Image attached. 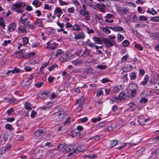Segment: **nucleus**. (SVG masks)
<instances>
[{
  "label": "nucleus",
  "instance_id": "55",
  "mask_svg": "<svg viewBox=\"0 0 159 159\" xmlns=\"http://www.w3.org/2000/svg\"><path fill=\"white\" fill-rule=\"evenodd\" d=\"M11 42L10 40H5L3 43V45L4 46H6L7 44H10Z\"/></svg>",
  "mask_w": 159,
  "mask_h": 159
},
{
  "label": "nucleus",
  "instance_id": "17",
  "mask_svg": "<svg viewBox=\"0 0 159 159\" xmlns=\"http://www.w3.org/2000/svg\"><path fill=\"white\" fill-rule=\"evenodd\" d=\"M71 135L72 137H76V138H79L80 135V133L79 132H75V131H72L71 132Z\"/></svg>",
  "mask_w": 159,
  "mask_h": 159
},
{
  "label": "nucleus",
  "instance_id": "64",
  "mask_svg": "<svg viewBox=\"0 0 159 159\" xmlns=\"http://www.w3.org/2000/svg\"><path fill=\"white\" fill-rule=\"evenodd\" d=\"M32 10V7L29 5H27L26 7V10L28 11H30Z\"/></svg>",
  "mask_w": 159,
  "mask_h": 159
},
{
  "label": "nucleus",
  "instance_id": "8",
  "mask_svg": "<svg viewBox=\"0 0 159 159\" xmlns=\"http://www.w3.org/2000/svg\"><path fill=\"white\" fill-rule=\"evenodd\" d=\"M73 149V146L72 145H70L65 148L63 150V152L64 153H66L71 152Z\"/></svg>",
  "mask_w": 159,
  "mask_h": 159
},
{
  "label": "nucleus",
  "instance_id": "49",
  "mask_svg": "<svg viewBox=\"0 0 159 159\" xmlns=\"http://www.w3.org/2000/svg\"><path fill=\"white\" fill-rule=\"evenodd\" d=\"M95 18L96 20H102V15L100 14L96 15Z\"/></svg>",
  "mask_w": 159,
  "mask_h": 159
},
{
  "label": "nucleus",
  "instance_id": "3",
  "mask_svg": "<svg viewBox=\"0 0 159 159\" xmlns=\"http://www.w3.org/2000/svg\"><path fill=\"white\" fill-rule=\"evenodd\" d=\"M48 94L49 93L47 92H40L38 93L37 95L38 98L40 99L46 98L48 96Z\"/></svg>",
  "mask_w": 159,
  "mask_h": 159
},
{
  "label": "nucleus",
  "instance_id": "28",
  "mask_svg": "<svg viewBox=\"0 0 159 159\" xmlns=\"http://www.w3.org/2000/svg\"><path fill=\"white\" fill-rule=\"evenodd\" d=\"M72 29L73 30L76 31H79L81 30L80 26L77 24L75 25L72 26Z\"/></svg>",
  "mask_w": 159,
  "mask_h": 159
},
{
  "label": "nucleus",
  "instance_id": "58",
  "mask_svg": "<svg viewBox=\"0 0 159 159\" xmlns=\"http://www.w3.org/2000/svg\"><path fill=\"white\" fill-rule=\"evenodd\" d=\"M57 66V65L56 64H54L53 65L50 66L49 68V70L50 71H52L53 69L56 68Z\"/></svg>",
  "mask_w": 159,
  "mask_h": 159
},
{
  "label": "nucleus",
  "instance_id": "4",
  "mask_svg": "<svg viewBox=\"0 0 159 159\" xmlns=\"http://www.w3.org/2000/svg\"><path fill=\"white\" fill-rule=\"evenodd\" d=\"M95 7L98 9L100 11L102 12H104L106 7L105 5L103 3H100L96 4Z\"/></svg>",
  "mask_w": 159,
  "mask_h": 159
},
{
  "label": "nucleus",
  "instance_id": "42",
  "mask_svg": "<svg viewBox=\"0 0 159 159\" xmlns=\"http://www.w3.org/2000/svg\"><path fill=\"white\" fill-rule=\"evenodd\" d=\"M135 47L140 51H142L143 50V47L139 44H135Z\"/></svg>",
  "mask_w": 159,
  "mask_h": 159
},
{
  "label": "nucleus",
  "instance_id": "14",
  "mask_svg": "<svg viewBox=\"0 0 159 159\" xmlns=\"http://www.w3.org/2000/svg\"><path fill=\"white\" fill-rule=\"evenodd\" d=\"M127 94L124 91H122V92L120 93L119 97L120 98L121 100L122 99H125L127 96Z\"/></svg>",
  "mask_w": 159,
  "mask_h": 159
},
{
  "label": "nucleus",
  "instance_id": "25",
  "mask_svg": "<svg viewBox=\"0 0 159 159\" xmlns=\"http://www.w3.org/2000/svg\"><path fill=\"white\" fill-rule=\"evenodd\" d=\"M29 14L28 13L24 14L21 17L19 20H27Z\"/></svg>",
  "mask_w": 159,
  "mask_h": 159
},
{
  "label": "nucleus",
  "instance_id": "56",
  "mask_svg": "<svg viewBox=\"0 0 159 159\" xmlns=\"http://www.w3.org/2000/svg\"><path fill=\"white\" fill-rule=\"evenodd\" d=\"M128 58V56L127 55H125L122 58L121 61V62H123L126 61L127 60V59Z\"/></svg>",
  "mask_w": 159,
  "mask_h": 159
},
{
  "label": "nucleus",
  "instance_id": "41",
  "mask_svg": "<svg viewBox=\"0 0 159 159\" xmlns=\"http://www.w3.org/2000/svg\"><path fill=\"white\" fill-rule=\"evenodd\" d=\"M12 70V73L13 74L15 73H18L20 72V70L17 67H15Z\"/></svg>",
  "mask_w": 159,
  "mask_h": 159
},
{
  "label": "nucleus",
  "instance_id": "63",
  "mask_svg": "<svg viewBox=\"0 0 159 159\" xmlns=\"http://www.w3.org/2000/svg\"><path fill=\"white\" fill-rule=\"evenodd\" d=\"M109 81V80L107 78H105L103 79L101 81V82L103 83H105L108 82Z\"/></svg>",
  "mask_w": 159,
  "mask_h": 159
},
{
  "label": "nucleus",
  "instance_id": "33",
  "mask_svg": "<svg viewBox=\"0 0 159 159\" xmlns=\"http://www.w3.org/2000/svg\"><path fill=\"white\" fill-rule=\"evenodd\" d=\"M122 71L123 72H127L131 70V69H129V68L128 66L123 67L122 68Z\"/></svg>",
  "mask_w": 159,
  "mask_h": 159
},
{
  "label": "nucleus",
  "instance_id": "39",
  "mask_svg": "<svg viewBox=\"0 0 159 159\" xmlns=\"http://www.w3.org/2000/svg\"><path fill=\"white\" fill-rule=\"evenodd\" d=\"M5 128L6 129H9L10 130H12L14 129L11 125L9 124H7L5 125Z\"/></svg>",
  "mask_w": 159,
  "mask_h": 159
},
{
  "label": "nucleus",
  "instance_id": "44",
  "mask_svg": "<svg viewBox=\"0 0 159 159\" xmlns=\"http://www.w3.org/2000/svg\"><path fill=\"white\" fill-rule=\"evenodd\" d=\"M11 148V145L10 144H8L4 149V151L5 152L9 151Z\"/></svg>",
  "mask_w": 159,
  "mask_h": 159
},
{
  "label": "nucleus",
  "instance_id": "20",
  "mask_svg": "<svg viewBox=\"0 0 159 159\" xmlns=\"http://www.w3.org/2000/svg\"><path fill=\"white\" fill-rule=\"evenodd\" d=\"M129 75L130 77V79L131 80H134L136 78L137 75L135 72L130 73Z\"/></svg>",
  "mask_w": 159,
  "mask_h": 159
},
{
  "label": "nucleus",
  "instance_id": "34",
  "mask_svg": "<svg viewBox=\"0 0 159 159\" xmlns=\"http://www.w3.org/2000/svg\"><path fill=\"white\" fill-rule=\"evenodd\" d=\"M83 106L77 105V107L75 110V112H79L83 109Z\"/></svg>",
  "mask_w": 159,
  "mask_h": 159
},
{
  "label": "nucleus",
  "instance_id": "52",
  "mask_svg": "<svg viewBox=\"0 0 159 159\" xmlns=\"http://www.w3.org/2000/svg\"><path fill=\"white\" fill-rule=\"evenodd\" d=\"M44 8L45 9H48L50 10H51L52 7L51 6H49L48 4H45Z\"/></svg>",
  "mask_w": 159,
  "mask_h": 159
},
{
  "label": "nucleus",
  "instance_id": "32",
  "mask_svg": "<svg viewBox=\"0 0 159 159\" xmlns=\"http://www.w3.org/2000/svg\"><path fill=\"white\" fill-rule=\"evenodd\" d=\"M25 107L27 110H30L32 109V108L30 106V104L28 102H26L25 104Z\"/></svg>",
  "mask_w": 159,
  "mask_h": 159
},
{
  "label": "nucleus",
  "instance_id": "9",
  "mask_svg": "<svg viewBox=\"0 0 159 159\" xmlns=\"http://www.w3.org/2000/svg\"><path fill=\"white\" fill-rule=\"evenodd\" d=\"M18 31L19 33L25 34L27 33V29L24 26H20L18 28Z\"/></svg>",
  "mask_w": 159,
  "mask_h": 159
},
{
  "label": "nucleus",
  "instance_id": "48",
  "mask_svg": "<svg viewBox=\"0 0 159 159\" xmlns=\"http://www.w3.org/2000/svg\"><path fill=\"white\" fill-rule=\"evenodd\" d=\"M43 84V82H40L35 84L34 85L38 88H40Z\"/></svg>",
  "mask_w": 159,
  "mask_h": 159
},
{
  "label": "nucleus",
  "instance_id": "12",
  "mask_svg": "<svg viewBox=\"0 0 159 159\" xmlns=\"http://www.w3.org/2000/svg\"><path fill=\"white\" fill-rule=\"evenodd\" d=\"M76 103L77 105L83 106L84 102L83 98L81 97L78 99L76 102Z\"/></svg>",
  "mask_w": 159,
  "mask_h": 159
},
{
  "label": "nucleus",
  "instance_id": "51",
  "mask_svg": "<svg viewBox=\"0 0 159 159\" xmlns=\"http://www.w3.org/2000/svg\"><path fill=\"white\" fill-rule=\"evenodd\" d=\"M23 43L24 44H27L29 41V39L26 37H25L23 38Z\"/></svg>",
  "mask_w": 159,
  "mask_h": 159
},
{
  "label": "nucleus",
  "instance_id": "26",
  "mask_svg": "<svg viewBox=\"0 0 159 159\" xmlns=\"http://www.w3.org/2000/svg\"><path fill=\"white\" fill-rule=\"evenodd\" d=\"M93 39L98 44H102V41L101 40L100 38L99 37H93Z\"/></svg>",
  "mask_w": 159,
  "mask_h": 159
},
{
  "label": "nucleus",
  "instance_id": "5",
  "mask_svg": "<svg viewBox=\"0 0 159 159\" xmlns=\"http://www.w3.org/2000/svg\"><path fill=\"white\" fill-rule=\"evenodd\" d=\"M62 13L63 12L60 7H56L55 8L54 11L55 15H56L58 18H60Z\"/></svg>",
  "mask_w": 159,
  "mask_h": 159
},
{
  "label": "nucleus",
  "instance_id": "24",
  "mask_svg": "<svg viewBox=\"0 0 159 159\" xmlns=\"http://www.w3.org/2000/svg\"><path fill=\"white\" fill-rule=\"evenodd\" d=\"M32 4L34 5L35 7H39L40 6L41 3L39 2L38 1L35 0L33 1Z\"/></svg>",
  "mask_w": 159,
  "mask_h": 159
},
{
  "label": "nucleus",
  "instance_id": "18",
  "mask_svg": "<svg viewBox=\"0 0 159 159\" xmlns=\"http://www.w3.org/2000/svg\"><path fill=\"white\" fill-rule=\"evenodd\" d=\"M16 24L13 23L10 24L8 26V30L10 32H12L15 30L16 27Z\"/></svg>",
  "mask_w": 159,
  "mask_h": 159
},
{
  "label": "nucleus",
  "instance_id": "1",
  "mask_svg": "<svg viewBox=\"0 0 159 159\" xmlns=\"http://www.w3.org/2000/svg\"><path fill=\"white\" fill-rule=\"evenodd\" d=\"M26 6L25 3L23 2H17L13 4L11 10L13 11H16L17 13L23 12V10L21 8Z\"/></svg>",
  "mask_w": 159,
  "mask_h": 159
},
{
  "label": "nucleus",
  "instance_id": "46",
  "mask_svg": "<svg viewBox=\"0 0 159 159\" xmlns=\"http://www.w3.org/2000/svg\"><path fill=\"white\" fill-rule=\"evenodd\" d=\"M113 15L110 14H107L106 16V18L109 19H113Z\"/></svg>",
  "mask_w": 159,
  "mask_h": 159
},
{
  "label": "nucleus",
  "instance_id": "27",
  "mask_svg": "<svg viewBox=\"0 0 159 159\" xmlns=\"http://www.w3.org/2000/svg\"><path fill=\"white\" fill-rule=\"evenodd\" d=\"M108 26H106V27H103L102 29V31L106 33V34H109L110 33L111 31L108 28Z\"/></svg>",
  "mask_w": 159,
  "mask_h": 159
},
{
  "label": "nucleus",
  "instance_id": "61",
  "mask_svg": "<svg viewBox=\"0 0 159 159\" xmlns=\"http://www.w3.org/2000/svg\"><path fill=\"white\" fill-rule=\"evenodd\" d=\"M73 4L75 6H78L80 4L79 2L77 0H72Z\"/></svg>",
  "mask_w": 159,
  "mask_h": 159
},
{
  "label": "nucleus",
  "instance_id": "45",
  "mask_svg": "<svg viewBox=\"0 0 159 159\" xmlns=\"http://www.w3.org/2000/svg\"><path fill=\"white\" fill-rule=\"evenodd\" d=\"M65 146V144L64 143L60 144L58 145L57 147L58 150H60L62 149Z\"/></svg>",
  "mask_w": 159,
  "mask_h": 159
},
{
  "label": "nucleus",
  "instance_id": "7",
  "mask_svg": "<svg viewBox=\"0 0 159 159\" xmlns=\"http://www.w3.org/2000/svg\"><path fill=\"white\" fill-rule=\"evenodd\" d=\"M121 100L119 96H113L110 100V102L111 104H113L114 102H120Z\"/></svg>",
  "mask_w": 159,
  "mask_h": 159
},
{
  "label": "nucleus",
  "instance_id": "19",
  "mask_svg": "<svg viewBox=\"0 0 159 159\" xmlns=\"http://www.w3.org/2000/svg\"><path fill=\"white\" fill-rule=\"evenodd\" d=\"M123 86L120 85L118 86L115 87L113 90V91L114 92L117 93L120 90H121L123 89Z\"/></svg>",
  "mask_w": 159,
  "mask_h": 159
},
{
  "label": "nucleus",
  "instance_id": "13",
  "mask_svg": "<svg viewBox=\"0 0 159 159\" xmlns=\"http://www.w3.org/2000/svg\"><path fill=\"white\" fill-rule=\"evenodd\" d=\"M129 87L130 90H134L137 91L138 89V87L137 85L135 83L129 84Z\"/></svg>",
  "mask_w": 159,
  "mask_h": 159
},
{
  "label": "nucleus",
  "instance_id": "10",
  "mask_svg": "<svg viewBox=\"0 0 159 159\" xmlns=\"http://www.w3.org/2000/svg\"><path fill=\"white\" fill-rule=\"evenodd\" d=\"M26 20H20L23 23L24 25L28 28H30L31 29H33L34 26L33 25L30 23L29 21H28L26 22Z\"/></svg>",
  "mask_w": 159,
  "mask_h": 159
},
{
  "label": "nucleus",
  "instance_id": "50",
  "mask_svg": "<svg viewBox=\"0 0 159 159\" xmlns=\"http://www.w3.org/2000/svg\"><path fill=\"white\" fill-rule=\"evenodd\" d=\"M117 38L118 39L120 40V41H122L124 39V37L120 34H117Z\"/></svg>",
  "mask_w": 159,
  "mask_h": 159
},
{
  "label": "nucleus",
  "instance_id": "47",
  "mask_svg": "<svg viewBox=\"0 0 159 159\" xmlns=\"http://www.w3.org/2000/svg\"><path fill=\"white\" fill-rule=\"evenodd\" d=\"M129 44V41L127 40L124 41L122 43L123 45L125 47H126L128 46Z\"/></svg>",
  "mask_w": 159,
  "mask_h": 159
},
{
  "label": "nucleus",
  "instance_id": "15",
  "mask_svg": "<svg viewBox=\"0 0 159 159\" xmlns=\"http://www.w3.org/2000/svg\"><path fill=\"white\" fill-rule=\"evenodd\" d=\"M80 14L84 16H85L86 17H88L89 16V12L86 10L83 9H81L80 11Z\"/></svg>",
  "mask_w": 159,
  "mask_h": 159
},
{
  "label": "nucleus",
  "instance_id": "16",
  "mask_svg": "<svg viewBox=\"0 0 159 159\" xmlns=\"http://www.w3.org/2000/svg\"><path fill=\"white\" fill-rule=\"evenodd\" d=\"M84 38L85 35L83 33H81L75 36L74 38L75 39L77 40L79 39H83Z\"/></svg>",
  "mask_w": 159,
  "mask_h": 159
},
{
  "label": "nucleus",
  "instance_id": "53",
  "mask_svg": "<svg viewBox=\"0 0 159 159\" xmlns=\"http://www.w3.org/2000/svg\"><path fill=\"white\" fill-rule=\"evenodd\" d=\"M37 114V112L34 110H33L31 111V117L32 118H34Z\"/></svg>",
  "mask_w": 159,
  "mask_h": 159
},
{
  "label": "nucleus",
  "instance_id": "11",
  "mask_svg": "<svg viewBox=\"0 0 159 159\" xmlns=\"http://www.w3.org/2000/svg\"><path fill=\"white\" fill-rule=\"evenodd\" d=\"M149 77L147 75H146L144 78L143 80L141 82V85H142L143 86L146 85L148 83V82L149 80Z\"/></svg>",
  "mask_w": 159,
  "mask_h": 159
},
{
  "label": "nucleus",
  "instance_id": "59",
  "mask_svg": "<svg viewBox=\"0 0 159 159\" xmlns=\"http://www.w3.org/2000/svg\"><path fill=\"white\" fill-rule=\"evenodd\" d=\"M121 11L124 14H125L129 11L126 8H122Z\"/></svg>",
  "mask_w": 159,
  "mask_h": 159
},
{
  "label": "nucleus",
  "instance_id": "29",
  "mask_svg": "<svg viewBox=\"0 0 159 159\" xmlns=\"http://www.w3.org/2000/svg\"><path fill=\"white\" fill-rule=\"evenodd\" d=\"M118 143V141L116 140L111 141L110 142V148H112L115 146Z\"/></svg>",
  "mask_w": 159,
  "mask_h": 159
},
{
  "label": "nucleus",
  "instance_id": "36",
  "mask_svg": "<svg viewBox=\"0 0 159 159\" xmlns=\"http://www.w3.org/2000/svg\"><path fill=\"white\" fill-rule=\"evenodd\" d=\"M83 151V149L81 148L80 146H78L73 151L74 153L80 152Z\"/></svg>",
  "mask_w": 159,
  "mask_h": 159
},
{
  "label": "nucleus",
  "instance_id": "43",
  "mask_svg": "<svg viewBox=\"0 0 159 159\" xmlns=\"http://www.w3.org/2000/svg\"><path fill=\"white\" fill-rule=\"evenodd\" d=\"M101 118L100 117L94 118L92 119V121L93 122L96 123L97 121H99L101 120Z\"/></svg>",
  "mask_w": 159,
  "mask_h": 159
},
{
  "label": "nucleus",
  "instance_id": "30",
  "mask_svg": "<svg viewBox=\"0 0 159 159\" xmlns=\"http://www.w3.org/2000/svg\"><path fill=\"white\" fill-rule=\"evenodd\" d=\"M72 63L75 66H79L82 63V62L80 60H76L73 61Z\"/></svg>",
  "mask_w": 159,
  "mask_h": 159
},
{
  "label": "nucleus",
  "instance_id": "31",
  "mask_svg": "<svg viewBox=\"0 0 159 159\" xmlns=\"http://www.w3.org/2000/svg\"><path fill=\"white\" fill-rule=\"evenodd\" d=\"M64 52L61 49H58L56 52V57L63 54Z\"/></svg>",
  "mask_w": 159,
  "mask_h": 159
},
{
  "label": "nucleus",
  "instance_id": "21",
  "mask_svg": "<svg viewBox=\"0 0 159 159\" xmlns=\"http://www.w3.org/2000/svg\"><path fill=\"white\" fill-rule=\"evenodd\" d=\"M109 28L112 29L113 30H114L116 31H122L123 30V28L122 27L120 26H118L117 27H113Z\"/></svg>",
  "mask_w": 159,
  "mask_h": 159
},
{
  "label": "nucleus",
  "instance_id": "2",
  "mask_svg": "<svg viewBox=\"0 0 159 159\" xmlns=\"http://www.w3.org/2000/svg\"><path fill=\"white\" fill-rule=\"evenodd\" d=\"M104 44L107 48H110L115 44L116 42L114 40H111L108 38L103 39Z\"/></svg>",
  "mask_w": 159,
  "mask_h": 159
},
{
  "label": "nucleus",
  "instance_id": "54",
  "mask_svg": "<svg viewBox=\"0 0 159 159\" xmlns=\"http://www.w3.org/2000/svg\"><path fill=\"white\" fill-rule=\"evenodd\" d=\"M59 3V5L61 6H63L64 5H67L68 3L66 2H64L61 0H58Z\"/></svg>",
  "mask_w": 159,
  "mask_h": 159
},
{
  "label": "nucleus",
  "instance_id": "23",
  "mask_svg": "<svg viewBox=\"0 0 159 159\" xmlns=\"http://www.w3.org/2000/svg\"><path fill=\"white\" fill-rule=\"evenodd\" d=\"M62 75L63 76V78H64L65 77L68 80L70 79L71 77V76L67 74L65 70H64L62 72Z\"/></svg>",
  "mask_w": 159,
  "mask_h": 159
},
{
  "label": "nucleus",
  "instance_id": "37",
  "mask_svg": "<svg viewBox=\"0 0 159 159\" xmlns=\"http://www.w3.org/2000/svg\"><path fill=\"white\" fill-rule=\"evenodd\" d=\"M93 70L91 68H87L84 71V73L88 74H91L92 73Z\"/></svg>",
  "mask_w": 159,
  "mask_h": 159
},
{
  "label": "nucleus",
  "instance_id": "35",
  "mask_svg": "<svg viewBox=\"0 0 159 159\" xmlns=\"http://www.w3.org/2000/svg\"><path fill=\"white\" fill-rule=\"evenodd\" d=\"M100 139V137L99 136L96 135L93 137L92 138H90V139H89V140H94L95 141H97L98 140Z\"/></svg>",
  "mask_w": 159,
  "mask_h": 159
},
{
  "label": "nucleus",
  "instance_id": "62",
  "mask_svg": "<svg viewBox=\"0 0 159 159\" xmlns=\"http://www.w3.org/2000/svg\"><path fill=\"white\" fill-rule=\"evenodd\" d=\"M14 111V109L13 108H11L7 111V113L8 114H11Z\"/></svg>",
  "mask_w": 159,
  "mask_h": 159
},
{
  "label": "nucleus",
  "instance_id": "57",
  "mask_svg": "<svg viewBox=\"0 0 159 159\" xmlns=\"http://www.w3.org/2000/svg\"><path fill=\"white\" fill-rule=\"evenodd\" d=\"M148 99L144 98H143L140 100V102L145 103L148 102Z\"/></svg>",
  "mask_w": 159,
  "mask_h": 159
},
{
  "label": "nucleus",
  "instance_id": "40",
  "mask_svg": "<svg viewBox=\"0 0 159 159\" xmlns=\"http://www.w3.org/2000/svg\"><path fill=\"white\" fill-rule=\"evenodd\" d=\"M107 67V66L105 65H100L97 66L96 68L98 69L104 70L106 69Z\"/></svg>",
  "mask_w": 159,
  "mask_h": 159
},
{
  "label": "nucleus",
  "instance_id": "60",
  "mask_svg": "<svg viewBox=\"0 0 159 159\" xmlns=\"http://www.w3.org/2000/svg\"><path fill=\"white\" fill-rule=\"evenodd\" d=\"M87 45L89 47L91 48H92L95 46V44L94 43H93L91 42H89L87 43Z\"/></svg>",
  "mask_w": 159,
  "mask_h": 159
},
{
  "label": "nucleus",
  "instance_id": "22",
  "mask_svg": "<svg viewBox=\"0 0 159 159\" xmlns=\"http://www.w3.org/2000/svg\"><path fill=\"white\" fill-rule=\"evenodd\" d=\"M43 133V130L42 129H39L36 130L35 134L36 136H39L42 135Z\"/></svg>",
  "mask_w": 159,
  "mask_h": 159
},
{
  "label": "nucleus",
  "instance_id": "38",
  "mask_svg": "<svg viewBox=\"0 0 159 159\" xmlns=\"http://www.w3.org/2000/svg\"><path fill=\"white\" fill-rule=\"evenodd\" d=\"M131 91L130 94L129 96V97L130 98H133L137 93V91L134 90H130Z\"/></svg>",
  "mask_w": 159,
  "mask_h": 159
},
{
  "label": "nucleus",
  "instance_id": "6",
  "mask_svg": "<svg viewBox=\"0 0 159 159\" xmlns=\"http://www.w3.org/2000/svg\"><path fill=\"white\" fill-rule=\"evenodd\" d=\"M69 60V58L68 57V54H63L60 58V60L62 62L68 61Z\"/></svg>",
  "mask_w": 159,
  "mask_h": 159
}]
</instances>
